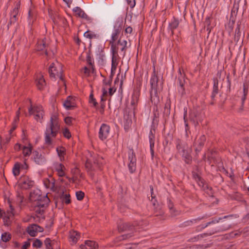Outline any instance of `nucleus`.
<instances>
[{
	"instance_id": "9b49d317",
	"label": "nucleus",
	"mask_w": 249,
	"mask_h": 249,
	"mask_svg": "<svg viewBox=\"0 0 249 249\" xmlns=\"http://www.w3.org/2000/svg\"><path fill=\"white\" fill-rule=\"evenodd\" d=\"M49 44L46 42V39L44 38L43 39L38 40L36 47V50L40 55L45 54L48 56Z\"/></svg>"
},
{
	"instance_id": "6ab92c4d",
	"label": "nucleus",
	"mask_w": 249,
	"mask_h": 249,
	"mask_svg": "<svg viewBox=\"0 0 249 249\" xmlns=\"http://www.w3.org/2000/svg\"><path fill=\"white\" fill-rule=\"evenodd\" d=\"M27 231L30 236H36L38 232H42L43 228L36 224H32L27 228Z\"/></svg>"
},
{
	"instance_id": "69168bd1",
	"label": "nucleus",
	"mask_w": 249,
	"mask_h": 249,
	"mask_svg": "<svg viewBox=\"0 0 249 249\" xmlns=\"http://www.w3.org/2000/svg\"><path fill=\"white\" fill-rule=\"evenodd\" d=\"M128 4L130 5L131 7H134L135 5V0H126Z\"/></svg>"
},
{
	"instance_id": "e433bc0d",
	"label": "nucleus",
	"mask_w": 249,
	"mask_h": 249,
	"mask_svg": "<svg viewBox=\"0 0 249 249\" xmlns=\"http://www.w3.org/2000/svg\"><path fill=\"white\" fill-rule=\"evenodd\" d=\"M22 153L24 157L29 156L32 153V147L29 144V146H24L22 148Z\"/></svg>"
},
{
	"instance_id": "2eb2a0df",
	"label": "nucleus",
	"mask_w": 249,
	"mask_h": 249,
	"mask_svg": "<svg viewBox=\"0 0 249 249\" xmlns=\"http://www.w3.org/2000/svg\"><path fill=\"white\" fill-rule=\"evenodd\" d=\"M128 168L131 173H134L136 169V157L135 152L132 149H130L128 152Z\"/></svg>"
},
{
	"instance_id": "5701e85b",
	"label": "nucleus",
	"mask_w": 249,
	"mask_h": 249,
	"mask_svg": "<svg viewBox=\"0 0 249 249\" xmlns=\"http://www.w3.org/2000/svg\"><path fill=\"white\" fill-rule=\"evenodd\" d=\"M213 90L211 95V98L212 101L210 103V104L213 105L214 104V99L216 95L218 93V80L217 78H213Z\"/></svg>"
},
{
	"instance_id": "3c124183",
	"label": "nucleus",
	"mask_w": 249,
	"mask_h": 249,
	"mask_svg": "<svg viewBox=\"0 0 249 249\" xmlns=\"http://www.w3.org/2000/svg\"><path fill=\"white\" fill-rule=\"evenodd\" d=\"M89 102L90 104H92L94 107H96L98 105V103L96 102V99L93 97V94L92 93H91L89 95Z\"/></svg>"
},
{
	"instance_id": "7ed1b4c3",
	"label": "nucleus",
	"mask_w": 249,
	"mask_h": 249,
	"mask_svg": "<svg viewBox=\"0 0 249 249\" xmlns=\"http://www.w3.org/2000/svg\"><path fill=\"white\" fill-rule=\"evenodd\" d=\"M105 161L103 157L98 155L95 156L92 159H88L85 163V167L88 172H91L96 169L102 170Z\"/></svg>"
},
{
	"instance_id": "680f3d73",
	"label": "nucleus",
	"mask_w": 249,
	"mask_h": 249,
	"mask_svg": "<svg viewBox=\"0 0 249 249\" xmlns=\"http://www.w3.org/2000/svg\"><path fill=\"white\" fill-rule=\"evenodd\" d=\"M238 8H239V4H238V3H234V4H233V8L231 10V13H232V12L235 13V12H237Z\"/></svg>"
},
{
	"instance_id": "f03ea898",
	"label": "nucleus",
	"mask_w": 249,
	"mask_h": 249,
	"mask_svg": "<svg viewBox=\"0 0 249 249\" xmlns=\"http://www.w3.org/2000/svg\"><path fill=\"white\" fill-rule=\"evenodd\" d=\"M176 148L178 153L181 155L184 161L187 164H190L192 160V157L191 155V149L189 147L188 144L179 139L176 140Z\"/></svg>"
},
{
	"instance_id": "58836bf2",
	"label": "nucleus",
	"mask_w": 249,
	"mask_h": 249,
	"mask_svg": "<svg viewBox=\"0 0 249 249\" xmlns=\"http://www.w3.org/2000/svg\"><path fill=\"white\" fill-rule=\"evenodd\" d=\"M12 238L11 234L8 232H5L1 234V239L4 242L9 241Z\"/></svg>"
},
{
	"instance_id": "864d4df0",
	"label": "nucleus",
	"mask_w": 249,
	"mask_h": 249,
	"mask_svg": "<svg viewBox=\"0 0 249 249\" xmlns=\"http://www.w3.org/2000/svg\"><path fill=\"white\" fill-rule=\"evenodd\" d=\"M63 133L64 136L67 139H70L71 137V132L67 128L64 129Z\"/></svg>"
},
{
	"instance_id": "37998d69",
	"label": "nucleus",
	"mask_w": 249,
	"mask_h": 249,
	"mask_svg": "<svg viewBox=\"0 0 249 249\" xmlns=\"http://www.w3.org/2000/svg\"><path fill=\"white\" fill-rule=\"evenodd\" d=\"M61 199L63 202L66 204H69L71 203L70 195L69 194H62Z\"/></svg>"
},
{
	"instance_id": "a211bd4d",
	"label": "nucleus",
	"mask_w": 249,
	"mask_h": 249,
	"mask_svg": "<svg viewBox=\"0 0 249 249\" xmlns=\"http://www.w3.org/2000/svg\"><path fill=\"white\" fill-rule=\"evenodd\" d=\"M110 131V127L107 124H103L100 128L99 132V138L103 141L106 140L108 136Z\"/></svg>"
},
{
	"instance_id": "b1692460",
	"label": "nucleus",
	"mask_w": 249,
	"mask_h": 249,
	"mask_svg": "<svg viewBox=\"0 0 249 249\" xmlns=\"http://www.w3.org/2000/svg\"><path fill=\"white\" fill-rule=\"evenodd\" d=\"M33 156L35 162L37 164H42L45 161V157L36 151L33 152Z\"/></svg>"
},
{
	"instance_id": "774afa93",
	"label": "nucleus",
	"mask_w": 249,
	"mask_h": 249,
	"mask_svg": "<svg viewBox=\"0 0 249 249\" xmlns=\"http://www.w3.org/2000/svg\"><path fill=\"white\" fill-rule=\"evenodd\" d=\"M249 220V213L247 214L242 219V222L244 223H247Z\"/></svg>"
},
{
	"instance_id": "a18cd8bd",
	"label": "nucleus",
	"mask_w": 249,
	"mask_h": 249,
	"mask_svg": "<svg viewBox=\"0 0 249 249\" xmlns=\"http://www.w3.org/2000/svg\"><path fill=\"white\" fill-rule=\"evenodd\" d=\"M202 189L210 196H213V191L212 187L210 186L208 184H207Z\"/></svg>"
},
{
	"instance_id": "0e129e2a",
	"label": "nucleus",
	"mask_w": 249,
	"mask_h": 249,
	"mask_svg": "<svg viewBox=\"0 0 249 249\" xmlns=\"http://www.w3.org/2000/svg\"><path fill=\"white\" fill-rule=\"evenodd\" d=\"M30 246V243L29 241L25 242L22 246L21 249H27Z\"/></svg>"
},
{
	"instance_id": "f704fd0d",
	"label": "nucleus",
	"mask_w": 249,
	"mask_h": 249,
	"mask_svg": "<svg viewBox=\"0 0 249 249\" xmlns=\"http://www.w3.org/2000/svg\"><path fill=\"white\" fill-rule=\"evenodd\" d=\"M79 234L75 231L70 232V241L72 242L73 244H75L78 238H79Z\"/></svg>"
},
{
	"instance_id": "c03bdc74",
	"label": "nucleus",
	"mask_w": 249,
	"mask_h": 249,
	"mask_svg": "<svg viewBox=\"0 0 249 249\" xmlns=\"http://www.w3.org/2000/svg\"><path fill=\"white\" fill-rule=\"evenodd\" d=\"M168 207L170 210V213L172 215V216L176 215L175 213L176 212L175 209L174 208V204L170 200H169L168 203Z\"/></svg>"
},
{
	"instance_id": "603ef678",
	"label": "nucleus",
	"mask_w": 249,
	"mask_h": 249,
	"mask_svg": "<svg viewBox=\"0 0 249 249\" xmlns=\"http://www.w3.org/2000/svg\"><path fill=\"white\" fill-rule=\"evenodd\" d=\"M85 196V194L82 191H78L76 193V196L77 200H82Z\"/></svg>"
},
{
	"instance_id": "13d9d810",
	"label": "nucleus",
	"mask_w": 249,
	"mask_h": 249,
	"mask_svg": "<svg viewBox=\"0 0 249 249\" xmlns=\"http://www.w3.org/2000/svg\"><path fill=\"white\" fill-rule=\"evenodd\" d=\"M18 121L16 119H15L13 123H12V127L10 130V133H12L13 131H14L16 129L17 127V124Z\"/></svg>"
},
{
	"instance_id": "20e7f679",
	"label": "nucleus",
	"mask_w": 249,
	"mask_h": 249,
	"mask_svg": "<svg viewBox=\"0 0 249 249\" xmlns=\"http://www.w3.org/2000/svg\"><path fill=\"white\" fill-rule=\"evenodd\" d=\"M39 193V191L31 192L30 199L35 202L36 207L43 209L48 206L50 199L47 195L41 196Z\"/></svg>"
},
{
	"instance_id": "bb28decb",
	"label": "nucleus",
	"mask_w": 249,
	"mask_h": 249,
	"mask_svg": "<svg viewBox=\"0 0 249 249\" xmlns=\"http://www.w3.org/2000/svg\"><path fill=\"white\" fill-rule=\"evenodd\" d=\"M203 218V217H197L195 219H192L191 220H187L181 224V227H188V226H191L194 224L198 223L199 221H200Z\"/></svg>"
},
{
	"instance_id": "6e6d98bb",
	"label": "nucleus",
	"mask_w": 249,
	"mask_h": 249,
	"mask_svg": "<svg viewBox=\"0 0 249 249\" xmlns=\"http://www.w3.org/2000/svg\"><path fill=\"white\" fill-rule=\"evenodd\" d=\"M198 185L202 188V189L204 188L205 185L207 184L206 183L205 181L202 178L200 179V180H198L196 181Z\"/></svg>"
},
{
	"instance_id": "473e14b6",
	"label": "nucleus",
	"mask_w": 249,
	"mask_h": 249,
	"mask_svg": "<svg viewBox=\"0 0 249 249\" xmlns=\"http://www.w3.org/2000/svg\"><path fill=\"white\" fill-rule=\"evenodd\" d=\"M56 151L61 161L64 160V156L66 155V149L63 146L56 148Z\"/></svg>"
},
{
	"instance_id": "f257e3e1",
	"label": "nucleus",
	"mask_w": 249,
	"mask_h": 249,
	"mask_svg": "<svg viewBox=\"0 0 249 249\" xmlns=\"http://www.w3.org/2000/svg\"><path fill=\"white\" fill-rule=\"evenodd\" d=\"M60 129L58 118L53 115L50 119L49 126L47 127L45 133V143L48 145L52 144V138H55Z\"/></svg>"
},
{
	"instance_id": "ddd939ff",
	"label": "nucleus",
	"mask_w": 249,
	"mask_h": 249,
	"mask_svg": "<svg viewBox=\"0 0 249 249\" xmlns=\"http://www.w3.org/2000/svg\"><path fill=\"white\" fill-rule=\"evenodd\" d=\"M111 51L112 53L111 68L113 69V71H116L120 59L118 54V47L114 44H112Z\"/></svg>"
},
{
	"instance_id": "39448f33",
	"label": "nucleus",
	"mask_w": 249,
	"mask_h": 249,
	"mask_svg": "<svg viewBox=\"0 0 249 249\" xmlns=\"http://www.w3.org/2000/svg\"><path fill=\"white\" fill-rule=\"evenodd\" d=\"M143 222V221H134L133 222H125L120 224L118 226V230L121 232L130 231L129 233L133 235L134 232L137 231L138 229H139L138 227L142 225Z\"/></svg>"
},
{
	"instance_id": "5fc2aeb1",
	"label": "nucleus",
	"mask_w": 249,
	"mask_h": 249,
	"mask_svg": "<svg viewBox=\"0 0 249 249\" xmlns=\"http://www.w3.org/2000/svg\"><path fill=\"white\" fill-rule=\"evenodd\" d=\"M84 36L87 38L91 39L95 37V35L92 33L90 31H88L84 33Z\"/></svg>"
},
{
	"instance_id": "f8f14e48",
	"label": "nucleus",
	"mask_w": 249,
	"mask_h": 249,
	"mask_svg": "<svg viewBox=\"0 0 249 249\" xmlns=\"http://www.w3.org/2000/svg\"><path fill=\"white\" fill-rule=\"evenodd\" d=\"M158 77L156 74L155 69L154 68L153 72L150 79L151 91L150 96L151 99L153 96L157 97L158 96Z\"/></svg>"
},
{
	"instance_id": "de8ad7c7",
	"label": "nucleus",
	"mask_w": 249,
	"mask_h": 249,
	"mask_svg": "<svg viewBox=\"0 0 249 249\" xmlns=\"http://www.w3.org/2000/svg\"><path fill=\"white\" fill-rule=\"evenodd\" d=\"M42 246V242L40 239H36L33 243V247L39 249Z\"/></svg>"
},
{
	"instance_id": "49530a36",
	"label": "nucleus",
	"mask_w": 249,
	"mask_h": 249,
	"mask_svg": "<svg viewBox=\"0 0 249 249\" xmlns=\"http://www.w3.org/2000/svg\"><path fill=\"white\" fill-rule=\"evenodd\" d=\"M46 249H53L52 240L49 238H46L44 241Z\"/></svg>"
},
{
	"instance_id": "79ce46f5",
	"label": "nucleus",
	"mask_w": 249,
	"mask_h": 249,
	"mask_svg": "<svg viewBox=\"0 0 249 249\" xmlns=\"http://www.w3.org/2000/svg\"><path fill=\"white\" fill-rule=\"evenodd\" d=\"M132 236V235L131 233H127L126 234H124L121 236H119L116 238L115 239V242H119L120 241H123L124 240H125L127 238H129Z\"/></svg>"
},
{
	"instance_id": "052dcab7",
	"label": "nucleus",
	"mask_w": 249,
	"mask_h": 249,
	"mask_svg": "<svg viewBox=\"0 0 249 249\" xmlns=\"http://www.w3.org/2000/svg\"><path fill=\"white\" fill-rule=\"evenodd\" d=\"M72 118L71 117H67L65 118V122L68 125H71L72 124Z\"/></svg>"
},
{
	"instance_id": "6e6552de",
	"label": "nucleus",
	"mask_w": 249,
	"mask_h": 249,
	"mask_svg": "<svg viewBox=\"0 0 249 249\" xmlns=\"http://www.w3.org/2000/svg\"><path fill=\"white\" fill-rule=\"evenodd\" d=\"M30 102L31 106L28 109L29 115H34V118L38 122H41L44 115L42 107L40 106L33 107L32 105V101L31 100H30Z\"/></svg>"
},
{
	"instance_id": "2f4dec72",
	"label": "nucleus",
	"mask_w": 249,
	"mask_h": 249,
	"mask_svg": "<svg viewBox=\"0 0 249 249\" xmlns=\"http://www.w3.org/2000/svg\"><path fill=\"white\" fill-rule=\"evenodd\" d=\"M155 120V119H153L152 125H151V128L150 131L149 135V142H155V134L156 132V126L154 124V122Z\"/></svg>"
},
{
	"instance_id": "72a5a7b5",
	"label": "nucleus",
	"mask_w": 249,
	"mask_h": 249,
	"mask_svg": "<svg viewBox=\"0 0 249 249\" xmlns=\"http://www.w3.org/2000/svg\"><path fill=\"white\" fill-rule=\"evenodd\" d=\"M117 45L118 46H121V50L122 52H124L123 56L124 57L125 55V52L127 49V41L125 40H121L119 39L118 41Z\"/></svg>"
},
{
	"instance_id": "dca6fc26",
	"label": "nucleus",
	"mask_w": 249,
	"mask_h": 249,
	"mask_svg": "<svg viewBox=\"0 0 249 249\" xmlns=\"http://www.w3.org/2000/svg\"><path fill=\"white\" fill-rule=\"evenodd\" d=\"M20 2H18L16 3L15 8L11 11L10 14V18L9 19V21L8 23L7 26L8 28L9 27L10 25H12V24H15L17 23L18 20V14L19 13V9L20 8Z\"/></svg>"
},
{
	"instance_id": "412c9836",
	"label": "nucleus",
	"mask_w": 249,
	"mask_h": 249,
	"mask_svg": "<svg viewBox=\"0 0 249 249\" xmlns=\"http://www.w3.org/2000/svg\"><path fill=\"white\" fill-rule=\"evenodd\" d=\"M63 106L68 110L74 109L76 107L74 98L71 96H68L64 102Z\"/></svg>"
},
{
	"instance_id": "4468645a",
	"label": "nucleus",
	"mask_w": 249,
	"mask_h": 249,
	"mask_svg": "<svg viewBox=\"0 0 249 249\" xmlns=\"http://www.w3.org/2000/svg\"><path fill=\"white\" fill-rule=\"evenodd\" d=\"M206 141V137L204 135H201L200 136H197L193 143V146L195 147V150L196 154L199 152L203 147Z\"/></svg>"
},
{
	"instance_id": "1a4fd4ad",
	"label": "nucleus",
	"mask_w": 249,
	"mask_h": 249,
	"mask_svg": "<svg viewBox=\"0 0 249 249\" xmlns=\"http://www.w3.org/2000/svg\"><path fill=\"white\" fill-rule=\"evenodd\" d=\"M182 72L180 68L178 70L177 84L178 85V91L182 96L186 94L185 85L186 83V80L187 78L183 70H182Z\"/></svg>"
},
{
	"instance_id": "4be33fe9",
	"label": "nucleus",
	"mask_w": 249,
	"mask_h": 249,
	"mask_svg": "<svg viewBox=\"0 0 249 249\" xmlns=\"http://www.w3.org/2000/svg\"><path fill=\"white\" fill-rule=\"evenodd\" d=\"M249 85L247 83H244L243 84V95L241 97V105L238 109L239 112H241L244 110V105L245 101L246 99V96L248 93Z\"/></svg>"
},
{
	"instance_id": "a19ab883",
	"label": "nucleus",
	"mask_w": 249,
	"mask_h": 249,
	"mask_svg": "<svg viewBox=\"0 0 249 249\" xmlns=\"http://www.w3.org/2000/svg\"><path fill=\"white\" fill-rule=\"evenodd\" d=\"M216 224L215 220H213L211 222H208L205 226L202 227L203 228H207V233H206L207 235H210L208 234V231L210 230H212L213 225H216Z\"/></svg>"
},
{
	"instance_id": "aec40b11",
	"label": "nucleus",
	"mask_w": 249,
	"mask_h": 249,
	"mask_svg": "<svg viewBox=\"0 0 249 249\" xmlns=\"http://www.w3.org/2000/svg\"><path fill=\"white\" fill-rule=\"evenodd\" d=\"M139 100V94L138 93H134L131 97L130 105L127 107L125 109H129L134 111L135 113L137 110V107L138 101Z\"/></svg>"
},
{
	"instance_id": "8fccbe9b",
	"label": "nucleus",
	"mask_w": 249,
	"mask_h": 249,
	"mask_svg": "<svg viewBox=\"0 0 249 249\" xmlns=\"http://www.w3.org/2000/svg\"><path fill=\"white\" fill-rule=\"evenodd\" d=\"M204 24L207 27V31H209V33L211 32V20L210 17H207L205 19Z\"/></svg>"
},
{
	"instance_id": "a878e982",
	"label": "nucleus",
	"mask_w": 249,
	"mask_h": 249,
	"mask_svg": "<svg viewBox=\"0 0 249 249\" xmlns=\"http://www.w3.org/2000/svg\"><path fill=\"white\" fill-rule=\"evenodd\" d=\"M179 24V20L174 17L173 20L169 23L168 27V30L171 32V36H173L174 35V30L178 27Z\"/></svg>"
},
{
	"instance_id": "338daca9",
	"label": "nucleus",
	"mask_w": 249,
	"mask_h": 249,
	"mask_svg": "<svg viewBox=\"0 0 249 249\" xmlns=\"http://www.w3.org/2000/svg\"><path fill=\"white\" fill-rule=\"evenodd\" d=\"M87 62L88 63V64L89 65L92 66L93 63L92 62L91 57L90 54H88L87 55Z\"/></svg>"
},
{
	"instance_id": "7c9ffc66",
	"label": "nucleus",
	"mask_w": 249,
	"mask_h": 249,
	"mask_svg": "<svg viewBox=\"0 0 249 249\" xmlns=\"http://www.w3.org/2000/svg\"><path fill=\"white\" fill-rule=\"evenodd\" d=\"M115 32L112 35L111 40L110 41V44H114V42L116 40L118 37V36L120 34L121 30V27L120 26H115Z\"/></svg>"
},
{
	"instance_id": "09e8293b",
	"label": "nucleus",
	"mask_w": 249,
	"mask_h": 249,
	"mask_svg": "<svg viewBox=\"0 0 249 249\" xmlns=\"http://www.w3.org/2000/svg\"><path fill=\"white\" fill-rule=\"evenodd\" d=\"M170 107H171V102L170 100H167L164 106V112L167 114H170Z\"/></svg>"
},
{
	"instance_id": "bf43d9fd",
	"label": "nucleus",
	"mask_w": 249,
	"mask_h": 249,
	"mask_svg": "<svg viewBox=\"0 0 249 249\" xmlns=\"http://www.w3.org/2000/svg\"><path fill=\"white\" fill-rule=\"evenodd\" d=\"M105 107V103H100V107L99 108V111L101 114H103L104 113Z\"/></svg>"
},
{
	"instance_id": "cd10ccee",
	"label": "nucleus",
	"mask_w": 249,
	"mask_h": 249,
	"mask_svg": "<svg viewBox=\"0 0 249 249\" xmlns=\"http://www.w3.org/2000/svg\"><path fill=\"white\" fill-rule=\"evenodd\" d=\"M55 170L57 172V174L59 177H63L65 176L64 170L65 169L63 164L60 163H55L54 165Z\"/></svg>"
},
{
	"instance_id": "c85d7f7f",
	"label": "nucleus",
	"mask_w": 249,
	"mask_h": 249,
	"mask_svg": "<svg viewBox=\"0 0 249 249\" xmlns=\"http://www.w3.org/2000/svg\"><path fill=\"white\" fill-rule=\"evenodd\" d=\"M36 85L39 90H42L46 86V82L43 76H39L36 80Z\"/></svg>"
},
{
	"instance_id": "393cba45",
	"label": "nucleus",
	"mask_w": 249,
	"mask_h": 249,
	"mask_svg": "<svg viewBox=\"0 0 249 249\" xmlns=\"http://www.w3.org/2000/svg\"><path fill=\"white\" fill-rule=\"evenodd\" d=\"M73 11L75 13L77 17L83 19H85L87 20H90V18L80 7H76L74 8L73 9Z\"/></svg>"
},
{
	"instance_id": "ea45409f",
	"label": "nucleus",
	"mask_w": 249,
	"mask_h": 249,
	"mask_svg": "<svg viewBox=\"0 0 249 249\" xmlns=\"http://www.w3.org/2000/svg\"><path fill=\"white\" fill-rule=\"evenodd\" d=\"M241 32L240 31V25H238L235 30V35L234 37V40L235 42H237L240 38Z\"/></svg>"
},
{
	"instance_id": "0eeeda50",
	"label": "nucleus",
	"mask_w": 249,
	"mask_h": 249,
	"mask_svg": "<svg viewBox=\"0 0 249 249\" xmlns=\"http://www.w3.org/2000/svg\"><path fill=\"white\" fill-rule=\"evenodd\" d=\"M48 72L51 78L56 79V78H59L62 81L64 82L62 75V68L61 64L59 63H52L49 67Z\"/></svg>"
},
{
	"instance_id": "9d476101",
	"label": "nucleus",
	"mask_w": 249,
	"mask_h": 249,
	"mask_svg": "<svg viewBox=\"0 0 249 249\" xmlns=\"http://www.w3.org/2000/svg\"><path fill=\"white\" fill-rule=\"evenodd\" d=\"M135 113L132 110L125 109L124 115V129L127 131L131 126L132 118L135 117Z\"/></svg>"
},
{
	"instance_id": "4d7b16f0",
	"label": "nucleus",
	"mask_w": 249,
	"mask_h": 249,
	"mask_svg": "<svg viewBox=\"0 0 249 249\" xmlns=\"http://www.w3.org/2000/svg\"><path fill=\"white\" fill-rule=\"evenodd\" d=\"M193 178L196 180V181L198 180H200L202 178L196 172H192Z\"/></svg>"
},
{
	"instance_id": "4c0bfd02",
	"label": "nucleus",
	"mask_w": 249,
	"mask_h": 249,
	"mask_svg": "<svg viewBox=\"0 0 249 249\" xmlns=\"http://www.w3.org/2000/svg\"><path fill=\"white\" fill-rule=\"evenodd\" d=\"M20 163L17 162L13 168V173L15 177L18 176L20 174Z\"/></svg>"
},
{
	"instance_id": "423d86ee",
	"label": "nucleus",
	"mask_w": 249,
	"mask_h": 249,
	"mask_svg": "<svg viewBox=\"0 0 249 249\" xmlns=\"http://www.w3.org/2000/svg\"><path fill=\"white\" fill-rule=\"evenodd\" d=\"M216 225H213L212 230L208 231V234L212 235L215 232H220L228 230L231 227V222L226 220H222V218L218 220H215Z\"/></svg>"
},
{
	"instance_id": "c756f323",
	"label": "nucleus",
	"mask_w": 249,
	"mask_h": 249,
	"mask_svg": "<svg viewBox=\"0 0 249 249\" xmlns=\"http://www.w3.org/2000/svg\"><path fill=\"white\" fill-rule=\"evenodd\" d=\"M37 17L36 12L34 9H30L28 12V20L29 24H33L36 20Z\"/></svg>"
},
{
	"instance_id": "f3484780",
	"label": "nucleus",
	"mask_w": 249,
	"mask_h": 249,
	"mask_svg": "<svg viewBox=\"0 0 249 249\" xmlns=\"http://www.w3.org/2000/svg\"><path fill=\"white\" fill-rule=\"evenodd\" d=\"M34 181L27 176H22L20 179L19 186L21 189L27 190L34 186Z\"/></svg>"
},
{
	"instance_id": "e2e57ef3",
	"label": "nucleus",
	"mask_w": 249,
	"mask_h": 249,
	"mask_svg": "<svg viewBox=\"0 0 249 249\" xmlns=\"http://www.w3.org/2000/svg\"><path fill=\"white\" fill-rule=\"evenodd\" d=\"M187 108H184V115H183V119L184 120V122L186 123L185 125L186 127L188 126V124L186 123L187 122Z\"/></svg>"
},
{
	"instance_id": "c9c22d12",
	"label": "nucleus",
	"mask_w": 249,
	"mask_h": 249,
	"mask_svg": "<svg viewBox=\"0 0 249 249\" xmlns=\"http://www.w3.org/2000/svg\"><path fill=\"white\" fill-rule=\"evenodd\" d=\"M86 245L88 249H97L98 246V244L94 241L87 240L85 242Z\"/></svg>"
}]
</instances>
